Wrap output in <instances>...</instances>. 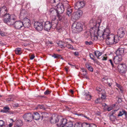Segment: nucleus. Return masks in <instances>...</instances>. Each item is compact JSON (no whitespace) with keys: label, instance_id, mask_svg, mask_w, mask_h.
Here are the masks:
<instances>
[{"label":"nucleus","instance_id":"1","mask_svg":"<svg viewBox=\"0 0 127 127\" xmlns=\"http://www.w3.org/2000/svg\"><path fill=\"white\" fill-rule=\"evenodd\" d=\"M99 24L96 23L94 27L91 29L90 31V33L91 36H94L96 35L97 34L98 36L100 37H102L103 38L106 37L108 35H112L110 34V31L109 29L108 28L103 30L104 32H102V35H100L99 32V30L98 29L99 26Z\"/></svg>","mask_w":127,"mask_h":127},{"label":"nucleus","instance_id":"2","mask_svg":"<svg viewBox=\"0 0 127 127\" xmlns=\"http://www.w3.org/2000/svg\"><path fill=\"white\" fill-rule=\"evenodd\" d=\"M0 14L1 16L3 17V20L4 23L8 25L13 24L10 19V15L7 12L6 7L3 6L0 8Z\"/></svg>","mask_w":127,"mask_h":127},{"label":"nucleus","instance_id":"3","mask_svg":"<svg viewBox=\"0 0 127 127\" xmlns=\"http://www.w3.org/2000/svg\"><path fill=\"white\" fill-rule=\"evenodd\" d=\"M51 22L47 21L45 22L44 28L45 30L49 31L51 28L54 29L56 28L58 23V20L56 19L55 15L51 16Z\"/></svg>","mask_w":127,"mask_h":127},{"label":"nucleus","instance_id":"4","mask_svg":"<svg viewBox=\"0 0 127 127\" xmlns=\"http://www.w3.org/2000/svg\"><path fill=\"white\" fill-rule=\"evenodd\" d=\"M83 26L80 22L74 23L72 25V32L74 33H77L81 32L82 30Z\"/></svg>","mask_w":127,"mask_h":127},{"label":"nucleus","instance_id":"5","mask_svg":"<svg viewBox=\"0 0 127 127\" xmlns=\"http://www.w3.org/2000/svg\"><path fill=\"white\" fill-rule=\"evenodd\" d=\"M64 6L61 5V6L58 5L56 9H51L50 10L51 14H61L64 11Z\"/></svg>","mask_w":127,"mask_h":127},{"label":"nucleus","instance_id":"6","mask_svg":"<svg viewBox=\"0 0 127 127\" xmlns=\"http://www.w3.org/2000/svg\"><path fill=\"white\" fill-rule=\"evenodd\" d=\"M67 121L66 119L60 117L58 123L57 124V126L60 127H64V126H65Z\"/></svg>","mask_w":127,"mask_h":127},{"label":"nucleus","instance_id":"7","mask_svg":"<svg viewBox=\"0 0 127 127\" xmlns=\"http://www.w3.org/2000/svg\"><path fill=\"white\" fill-rule=\"evenodd\" d=\"M114 34L109 35L106 37L103 38L106 39L105 42L108 45H111L114 43L113 40Z\"/></svg>","mask_w":127,"mask_h":127},{"label":"nucleus","instance_id":"8","mask_svg":"<svg viewBox=\"0 0 127 127\" xmlns=\"http://www.w3.org/2000/svg\"><path fill=\"white\" fill-rule=\"evenodd\" d=\"M82 12L81 10H79L75 12L72 15L71 18L75 20H77L79 18L80 16L82 15Z\"/></svg>","mask_w":127,"mask_h":127},{"label":"nucleus","instance_id":"9","mask_svg":"<svg viewBox=\"0 0 127 127\" xmlns=\"http://www.w3.org/2000/svg\"><path fill=\"white\" fill-rule=\"evenodd\" d=\"M118 70L121 73H123L126 72L127 68L125 64H120L118 66Z\"/></svg>","mask_w":127,"mask_h":127},{"label":"nucleus","instance_id":"10","mask_svg":"<svg viewBox=\"0 0 127 127\" xmlns=\"http://www.w3.org/2000/svg\"><path fill=\"white\" fill-rule=\"evenodd\" d=\"M43 23L39 22H35L34 23V27L38 31H41L43 29Z\"/></svg>","mask_w":127,"mask_h":127},{"label":"nucleus","instance_id":"11","mask_svg":"<svg viewBox=\"0 0 127 127\" xmlns=\"http://www.w3.org/2000/svg\"><path fill=\"white\" fill-rule=\"evenodd\" d=\"M33 115L31 113L26 114H24L23 118L24 120L27 122H31L33 119Z\"/></svg>","mask_w":127,"mask_h":127},{"label":"nucleus","instance_id":"12","mask_svg":"<svg viewBox=\"0 0 127 127\" xmlns=\"http://www.w3.org/2000/svg\"><path fill=\"white\" fill-rule=\"evenodd\" d=\"M125 28L123 27H121L118 30V35L120 38H122L125 35Z\"/></svg>","mask_w":127,"mask_h":127},{"label":"nucleus","instance_id":"13","mask_svg":"<svg viewBox=\"0 0 127 127\" xmlns=\"http://www.w3.org/2000/svg\"><path fill=\"white\" fill-rule=\"evenodd\" d=\"M60 117L58 116L55 115H53L51 117L50 119V122L54 124L56 123H58Z\"/></svg>","mask_w":127,"mask_h":127},{"label":"nucleus","instance_id":"14","mask_svg":"<svg viewBox=\"0 0 127 127\" xmlns=\"http://www.w3.org/2000/svg\"><path fill=\"white\" fill-rule=\"evenodd\" d=\"M13 25L15 29H18L23 27V23L21 21H17L14 23Z\"/></svg>","mask_w":127,"mask_h":127},{"label":"nucleus","instance_id":"15","mask_svg":"<svg viewBox=\"0 0 127 127\" xmlns=\"http://www.w3.org/2000/svg\"><path fill=\"white\" fill-rule=\"evenodd\" d=\"M23 26L25 28H28L30 27L31 25L30 20L27 18H25L23 19Z\"/></svg>","mask_w":127,"mask_h":127},{"label":"nucleus","instance_id":"16","mask_svg":"<svg viewBox=\"0 0 127 127\" xmlns=\"http://www.w3.org/2000/svg\"><path fill=\"white\" fill-rule=\"evenodd\" d=\"M89 112L87 111H83L82 113L79 114H76V115L78 116H80L82 117H84L89 120L90 119L88 117Z\"/></svg>","mask_w":127,"mask_h":127},{"label":"nucleus","instance_id":"17","mask_svg":"<svg viewBox=\"0 0 127 127\" xmlns=\"http://www.w3.org/2000/svg\"><path fill=\"white\" fill-rule=\"evenodd\" d=\"M122 59V56L121 55H117L115 56L113 59L114 62L115 64H118L121 62Z\"/></svg>","mask_w":127,"mask_h":127},{"label":"nucleus","instance_id":"18","mask_svg":"<svg viewBox=\"0 0 127 127\" xmlns=\"http://www.w3.org/2000/svg\"><path fill=\"white\" fill-rule=\"evenodd\" d=\"M84 5V3L83 2L78 1L75 4V8L76 9H78L81 7H82Z\"/></svg>","mask_w":127,"mask_h":127},{"label":"nucleus","instance_id":"19","mask_svg":"<svg viewBox=\"0 0 127 127\" xmlns=\"http://www.w3.org/2000/svg\"><path fill=\"white\" fill-rule=\"evenodd\" d=\"M65 7L67 8V14L69 16H71V13L73 11L72 9L70 7V6L67 3L65 5Z\"/></svg>","mask_w":127,"mask_h":127},{"label":"nucleus","instance_id":"20","mask_svg":"<svg viewBox=\"0 0 127 127\" xmlns=\"http://www.w3.org/2000/svg\"><path fill=\"white\" fill-rule=\"evenodd\" d=\"M124 49L123 48H119L116 52V53L117 55H121L122 56L124 52Z\"/></svg>","mask_w":127,"mask_h":127},{"label":"nucleus","instance_id":"21","mask_svg":"<svg viewBox=\"0 0 127 127\" xmlns=\"http://www.w3.org/2000/svg\"><path fill=\"white\" fill-rule=\"evenodd\" d=\"M117 111V110H115L114 111H112L111 112L112 114L110 116V120L112 121H115V119H116V117L115 116L113 115Z\"/></svg>","mask_w":127,"mask_h":127},{"label":"nucleus","instance_id":"22","mask_svg":"<svg viewBox=\"0 0 127 127\" xmlns=\"http://www.w3.org/2000/svg\"><path fill=\"white\" fill-rule=\"evenodd\" d=\"M33 119L35 120H39L40 118V116L39 113L36 112L34 113V115H33Z\"/></svg>","mask_w":127,"mask_h":127},{"label":"nucleus","instance_id":"23","mask_svg":"<svg viewBox=\"0 0 127 127\" xmlns=\"http://www.w3.org/2000/svg\"><path fill=\"white\" fill-rule=\"evenodd\" d=\"M10 110V108L8 106H6L3 107V109L1 110V112L3 113H8Z\"/></svg>","mask_w":127,"mask_h":127},{"label":"nucleus","instance_id":"24","mask_svg":"<svg viewBox=\"0 0 127 127\" xmlns=\"http://www.w3.org/2000/svg\"><path fill=\"white\" fill-rule=\"evenodd\" d=\"M126 112V111L124 109H122L120 110L119 111V113L117 115V116L119 117L122 116L123 115H124Z\"/></svg>","mask_w":127,"mask_h":127},{"label":"nucleus","instance_id":"25","mask_svg":"<svg viewBox=\"0 0 127 127\" xmlns=\"http://www.w3.org/2000/svg\"><path fill=\"white\" fill-rule=\"evenodd\" d=\"M118 36H119L118 35H114L113 40H114V43L115 44L119 41V39Z\"/></svg>","mask_w":127,"mask_h":127},{"label":"nucleus","instance_id":"26","mask_svg":"<svg viewBox=\"0 0 127 127\" xmlns=\"http://www.w3.org/2000/svg\"><path fill=\"white\" fill-rule=\"evenodd\" d=\"M94 54L98 59H99V57L102 55V53L98 51H96L94 52Z\"/></svg>","mask_w":127,"mask_h":127},{"label":"nucleus","instance_id":"27","mask_svg":"<svg viewBox=\"0 0 127 127\" xmlns=\"http://www.w3.org/2000/svg\"><path fill=\"white\" fill-rule=\"evenodd\" d=\"M73 124L71 121H68L65 126L67 127H73Z\"/></svg>","mask_w":127,"mask_h":127},{"label":"nucleus","instance_id":"28","mask_svg":"<svg viewBox=\"0 0 127 127\" xmlns=\"http://www.w3.org/2000/svg\"><path fill=\"white\" fill-rule=\"evenodd\" d=\"M16 54H17L20 55L22 53V50L21 48H16L15 50Z\"/></svg>","mask_w":127,"mask_h":127},{"label":"nucleus","instance_id":"29","mask_svg":"<svg viewBox=\"0 0 127 127\" xmlns=\"http://www.w3.org/2000/svg\"><path fill=\"white\" fill-rule=\"evenodd\" d=\"M66 44V43H65L64 41H60L59 42L58 45L60 47L62 48L65 47Z\"/></svg>","mask_w":127,"mask_h":127},{"label":"nucleus","instance_id":"30","mask_svg":"<svg viewBox=\"0 0 127 127\" xmlns=\"http://www.w3.org/2000/svg\"><path fill=\"white\" fill-rule=\"evenodd\" d=\"M85 99L87 100H89L91 99V96L89 94H85Z\"/></svg>","mask_w":127,"mask_h":127},{"label":"nucleus","instance_id":"31","mask_svg":"<svg viewBox=\"0 0 127 127\" xmlns=\"http://www.w3.org/2000/svg\"><path fill=\"white\" fill-rule=\"evenodd\" d=\"M23 125V122L21 120L18 121L17 122V126L18 127L22 126Z\"/></svg>","mask_w":127,"mask_h":127},{"label":"nucleus","instance_id":"32","mask_svg":"<svg viewBox=\"0 0 127 127\" xmlns=\"http://www.w3.org/2000/svg\"><path fill=\"white\" fill-rule=\"evenodd\" d=\"M90 124L86 123H84L82 124V127H90Z\"/></svg>","mask_w":127,"mask_h":127},{"label":"nucleus","instance_id":"33","mask_svg":"<svg viewBox=\"0 0 127 127\" xmlns=\"http://www.w3.org/2000/svg\"><path fill=\"white\" fill-rule=\"evenodd\" d=\"M74 127H82V124L80 122L76 123L74 125Z\"/></svg>","mask_w":127,"mask_h":127},{"label":"nucleus","instance_id":"34","mask_svg":"<svg viewBox=\"0 0 127 127\" xmlns=\"http://www.w3.org/2000/svg\"><path fill=\"white\" fill-rule=\"evenodd\" d=\"M14 100V98L12 95H10L9 97L6 99V101H13Z\"/></svg>","mask_w":127,"mask_h":127},{"label":"nucleus","instance_id":"35","mask_svg":"<svg viewBox=\"0 0 127 127\" xmlns=\"http://www.w3.org/2000/svg\"><path fill=\"white\" fill-rule=\"evenodd\" d=\"M54 14L53 15V14H51V16H54L55 15V16H56V15H57V17H58V19L60 21H61L62 19V17L60 15V14ZM56 17V16H55Z\"/></svg>","mask_w":127,"mask_h":127},{"label":"nucleus","instance_id":"36","mask_svg":"<svg viewBox=\"0 0 127 127\" xmlns=\"http://www.w3.org/2000/svg\"><path fill=\"white\" fill-rule=\"evenodd\" d=\"M115 106V105H112L108 107L107 109V110L109 111L112 109Z\"/></svg>","mask_w":127,"mask_h":127},{"label":"nucleus","instance_id":"37","mask_svg":"<svg viewBox=\"0 0 127 127\" xmlns=\"http://www.w3.org/2000/svg\"><path fill=\"white\" fill-rule=\"evenodd\" d=\"M52 56L54 57L55 58L60 59L61 57V55L58 54H54Z\"/></svg>","mask_w":127,"mask_h":127},{"label":"nucleus","instance_id":"38","mask_svg":"<svg viewBox=\"0 0 127 127\" xmlns=\"http://www.w3.org/2000/svg\"><path fill=\"white\" fill-rule=\"evenodd\" d=\"M10 19L11 20V21L13 23V24L11 25H8L9 26H11L12 25H14V21L16 19V17L15 16L12 19L11 18V16L10 15Z\"/></svg>","mask_w":127,"mask_h":127},{"label":"nucleus","instance_id":"39","mask_svg":"<svg viewBox=\"0 0 127 127\" xmlns=\"http://www.w3.org/2000/svg\"><path fill=\"white\" fill-rule=\"evenodd\" d=\"M65 47L68 48H69L71 49H73V47L72 46L69 44H66Z\"/></svg>","mask_w":127,"mask_h":127},{"label":"nucleus","instance_id":"40","mask_svg":"<svg viewBox=\"0 0 127 127\" xmlns=\"http://www.w3.org/2000/svg\"><path fill=\"white\" fill-rule=\"evenodd\" d=\"M108 80V83H107L108 84V85L109 87H110L112 84V80L110 79H109Z\"/></svg>","mask_w":127,"mask_h":127},{"label":"nucleus","instance_id":"41","mask_svg":"<svg viewBox=\"0 0 127 127\" xmlns=\"http://www.w3.org/2000/svg\"><path fill=\"white\" fill-rule=\"evenodd\" d=\"M42 119H43V118L46 117H48V114L46 113H42Z\"/></svg>","mask_w":127,"mask_h":127},{"label":"nucleus","instance_id":"42","mask_svg":"<svg viewBox=\"0 0 127 127\" xmlns=\"http://www.w3.org/2000/svg\"><path fill=\"white\" fill-rule=\"evenodd\" d=\"M116 86L117 87H118L119 88V89L120 90V91H121V92L122 93L123 92V91L122 89V88H121L120 85L119 84L117 83H116Z\"/></svg>","mask_w":127,"mask_h":127},{"label":"nucleus","instance_id":"43","mask_svg":"<svg viewBox=\"0 0 127 127\" xmlns=\"http://www.w3.org/2000/svg\"><path fill=\"white\" fill-rule=\"evenodd\" d=\"M5 125V122L3 120H0V127H2L4 126Z\"/></svg>","mask_w":127,"mask_h":127},{"label":"nucleus","instance_id":"44","mask_svg":"<svg viewBox=\"0 0 127 127\" xmlns=\"http://www.w3.org/2000/svg\"><path fill=\"white\" fill-rule=\"evenodd\" d=\"M7 33L3 32H0V35L2 36H4L6 35Z\"/></svg>","mask_w":127,"mask_h":127},{"label":"nucleus","instance_id":"45","mask_svg":"<svg viewBox=\"0 0 127 127\" xmlns=\"http://www.w3.org/2000/svg\"><path fill=\"white\" fill-rule=\"evenodd\" d=\"M38 108H40L43 110H45V108L44 106L43 105H38L37 106Z\"/></svg>","mask_w":127,"mask_h":127},{"label":"nucleus","instance_id":"46","mask_svg":"<svg viewBox=\"0 0 127 127\" xmlns=\"http://www.w3.org/2000/svg\"><path fill=\"white\" fill-rule=\"evenodd\" d=\"M85 43L86 45H92L93 44L92 42L91 41L89 42L88 41H86Z\"/></svg>","mask_w":127,"mask_h":127},{"label":"nucleus","instance_id":"47","mask_svg":"<svg viewBox=\"0 0 127 127\" xmlns=\"http://www.w3.org/2000/svg\"><path fill=\"white\" fill-rule=\"evenodd\" d=\"M89 56H90L91 58L94 61H96V60L94 58H93V57H94L93 55L92 54L90 53L89 54Z\"/></svg>","mask_w":127,"mask_h":127},{"label":"nucleus","instance_id":"48","mask_svg":"<svg viewBox=\"0 0 127 127\" xmlns=\"http://www.w3.org/2000/svg\"><path fill=\"white\" fill-rule=\"evenodd\" d=\"M96 90L97 91L98 93L99 94L100 93L102 90L101 89L98 87L96 88Z\"/></svg>","mask_w":127,"mask_h":127},{"label":"nucleus","instance_id":"49","mask_svg":"<svg viewBox=\"0 0 127 127\" xmlns=\"http://www.w3.org/2000/svg\"><path fill=\"white\" fill-rule=\"evenodd\" d=\"M29 56L30 57V59L31 60H33L35 58V56L34 54H32L31 55H30Z\"/></svg>","mask_w":127,"mask_h":127},{"label":"nucleus","instance_id":"50","mask_svg":"<svg viewBox=\"0 0 127 127\" xmlns=\"http://www.w3.org/2000/svg\"><path fill=\"white\" fill-rule=\"evenodd\" d=\"M50 94V92L48 90H46L44 92V94L45 95H48Z\"/></svg>","mask_w":127,"mask_h":127},{"label":"nucleus","instance_id":"51","mask_svg":"<svg viewBox=\"0 0 127 127\" xmlns=\"http://www.w3.org/2000/svg\"><path fill=\"white\" fill-rule=\"evenodd\" d=\"M124 115L125 116V119L126 120H127V112L126 111L125 112V113L124 114Z\"/></svg>","mask_w":127,"mask_h":127},{"label":"nucleus","instance_id":"52","mask_svg":"<svg viewBox=\"0 0 127 127\" xmlns=\"http://www.w3.org/2000/svg\"><path fill=\"white\" fill-rule=\"evenodd\" d=\"M56 0H50L49 2L52 3H56Z\"/></svg>","mask_w":127,"mask_h":127},{"label":"nucleus","instance_id":"53","mask_svg":"<svg viewBox=\"0 0 127 127\" xmlns=\"http://www.w3.org/2000/svg\"><path fill=\"white\" fill-rule=\"evenodd\" d=\"M88 69L89 70L92 72L93 71V68L91 66L89 67Z\"/></svg>","mask_w":127,"mask_h":127},{"label":"nucleus","instance_id":"54","mask_svg":"<svg viewBox=\"0 0 127 127\" xmlns=\"http://www.w3.org/2000/svg\"><path fill=\"white\" fill-rule=\"evenodd\" d=\"M109 61L110 62L111 64V65L112 67H113L114 66V64L113 63L112 61V60L111 59H110L109 60Z\"/></svg>","mask_w":127,"mask_h":127},{"label":"nucleus","instance_id":"55","mask_svg":"<svg viewBox=\"0 0 127 127\" xmlns=\"http://www.w3.org/2000/svg\"><path fill=\"white\" fill-rule=\"evenodd\" d=\"M101 98L102 99H105L106 98L105 95L104 94H102Z\"/></svg>","mask_w":127,"mask_h":127},{"label":"nucleus","instance_id":"56","mask_svg":"<svg viewBox=\"0 0 127 127\" xmlns=\"http://www.w3.org/2000/svg\"><path fill=\"white\" fill-rule=\"evenodd\" d=\"M90 127H96V126L93 124H90Z\"/></svg>","mask_w":127,"mask_h":127},{"label":"nucleus","instance_id":"57","mask_svg":"<svg viewBox=\"0 0 127 127\" xmlns=\"http://www.w3.org/2000/svg\"><path fill=\"white\" fill-rule=\"evenodd\" d=\"M81 71L83 72L87 71L84 68H81Z\"/></svg>","mask_w":127,"mask_h":127},{"label":"nucleus","instance_id":"58","mask_svg":"<svg viewBox=\"0 0 127 127\" xmlns=\"http://www.w3.org/2000/svg\"><path fill=\"white\" fill-rule=\"evenodd\" d=\"M109 79H108H108H106L103 82H104V83H108V80Z\"/></svg>","mask_w":127,"mask_h":127},{"label":"nucleus","instance_id":"59","mask_svg":"<svg viewBox=\"0 0 127 127\" xmlns=\"http://www.w3.org/2000/svg\"><path fill=\"white\" fill-rule=\"evenodd\" d=\"M107 57H103L102 59V60L103 61H106L107 60Z\"/></svg>","mask_w":127,"mask_h":127},{"label":"nucleus","instance_id":"60","mask_svg":"<svg viewBox=\"0 0 127 127\" xmlns=\"http://www.w3.org/2000/svg\"><path fill=\"white\" fill-rule=\"evenodd\" d=\"M68 39H65V40H64L63 41L65 43H66V44L68 42Z\"/></svg>","mask_w":127,"mask_h":127},{"label":"nucleus","instance_id":"61","mask_svg":"<svg viewBox=\"0 0 127 127\" xmlns=\"http://www.w3.org/2000/svg\"><path fill=\"white\" fill-rule=\"evenodd\" d=\"M79 53L78 52H75L74 53V55L76 56H78V55Z\"/></svg>","mask_w":127,"mask_h":127},{"label":"nucleus","instance_id":"62","mask_svg":"<svg viewBox=\"0 0 127 127\" xmlns=\"http://www.w3.org/2000/svg\"><path fill=\"white\" fill-rule=\"evenodd\" d=\"M108 79V77H105L102 78V80L103 81L104 80H105L106 79Z\"/></svg>","mask_w":127,"mask_h":127},{"label":"nucleus","instance_id":"63","mask_svg":"<svg viewBox=\"0 0 127 127\" xmlns=\"http://www.w3.org/2000/svg\"><path fill=\"white\" fill-rule=\"evenodd\" d=\"M82 74L84 76H86L87 74V71L84 72H83V73H82Z\"/></svg>","mask_w":127,"mask_h":127},{"label":"nucleus","instance_id":"64","mask_svg":"<svg viewBox=\"0 0 127 127\" xmlns=\"http://www.w3.org/2000/svg\"><path fill=\"white\" fill-rule=\"evenodd\" d=\"M13 125V123H10L9 125V127H12Z\"/></svg>","mask_w":127,"mask_h":127}]
</instances>
